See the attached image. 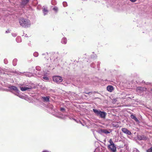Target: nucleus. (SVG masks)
Wrapping results in <instances>:
<instances>
[{"label": "nucleus", "mask_w": 152, "mask_h": 152, "mask_svg": "<svg viewBox=\"0 0 152 152\" xmlns=\"http://www.w3.org/2000/svg\"><path fill=\"white\" fill-rule=\"evenodd\" d=\"M19 22L20 25L24 28H28L31 25L30 21L28 19L23 18L19 19Z\"/></svg>", "instance_id": "obj_1"}, {"label": "nucleus", "mask_w": 152, "mask_h": 152, "mask_svg": "<svg viewBox=\"0 0 152 152\" xmlns=\"http://www.w3.org/2000/svg\"><path fill=\"white\" fill-rule=\"evenodd\" d=\"M93 111L97 116H99L100 118L104 119L107 115V113L104 112L99 111L96 109H93Z\"/></svg>", "instance_id": "obj_2"}, {"label": "nucleus", "mask_w": 152, "mask_h": 152, "mask_svg": "<svg viewBox=\"0 0 152 152\" xmlns=\"http://www.w3.org/2000/svg\"><path fill=\"white\" fill-rule=\"evenodd\" d=\"M109 142L110 143V144L108 146V148L112 151L113 152H115L116 151V148L115 145L112 139H110Z\"/></svg>", "instance_id": "obj_3"}, {"label": "nucleus", "mask_w": 152, "mask_h": 152, "mask_svg": "<svg viewBox=\"0 0 152 152\" xmlns=\"http://www.w3.org/2000/svg\"><path fill=\"white\" fill-rule=\"evenodd\" d=\"M53 79V81L56 83H60L63 80L62 78L59 76H54Z\"/></svg>", "instance_id": "obj_4"}, {"label": "nucleus", "mask_w": 152, "mask_h": 152, "mask_svg": "<svg viewBox=\"0 0 152 152\" xmlns=\"http://www.w3.org/2000/svg\"><path fill=\"white\" fill-rule=\"evenodd\" d=\"M146 90V88L144 87L139 86L137 88V91L139 92H142Z\"/></svg>", "instance_id": "obj_5"}, {"label": "nucleus", "mask_w": 152, "mask_h": 152, "mask_svg": "<svg viewBox=\"0 0 152 152\" xmlns=\"http://www.w3.org/2000/svg\"><path fill=\"white\" fill-rule=\"evenodd\" d=\"M121 131L123 132L126 134L128 135L132 134L131 132L126 128H122L121 129Z\"/></svg>", "instance_id": "obj_6"}, {"label": "nucleus", "mask_w": 152, "mask_h": 152, "mask_svg": "<svg viewBox=\"0 0 152 152\" xmlns=\"http://www.w3.org/2000/svg\"><path fill=\"white\" fill-rule=\"evenodd\" d=\"M138 139L139 140H145L147 139V137L144 135H139L138 136Z\"/></svg>", "instance_id": "obj_7"}, {"label": "nucleus", "mask_w": 152, "mask_h": 152, "mask_svg": "<svg viewBox=\"0 0 152 152\" xmlns=\"http://www.w3.org/2000/svg\"><path fill=\"white\" fill-rule=\"evenodd\" d=\"M31 87L30 88H29V87H28L26 86L25 87H20V88L21 90L22 91H25L26 90H28V89H31Z\"/></svg>", "instance_id": "obj_8"}, {"label": "nucleus", "mask_w": 152, "mask_h": 152, "mask_svg": "<svg viewBox=\"0 0 152 152\" xmlns=\"http://www.w3.org/2000/svg\"><path fill=\"white\" fill-rule=\"evenodd\" d=\"M29 0H24L22 1L21 4L22 5L25 6L29 2Z\"/></svg>", "instance_id": "obj_9"}, {"label": "nucleus", "mask_w": 152, "mask_h": 152, "mask_svg": "<svg viewBox=\"0 0 152 152\" xmlns=\"http://www.w3.org/2000/svg\"><path fill=\"white\" fill-rule=\"evenodd\" d=\"M107 90L110 92H112L113 90V88L112 86H109L107 87Z\"/></svg>", "instance_id": "obj_10"}, {"label": "nucleus", "mask_w": 152, "mask_h": 152, "mask_svg": "<svg viewBox=\"0 0 152 152\" xmlns=\"http://www.w3.org/2000/svg\"><path fill=\"white\" fill-rule=\"evenodd\" d=\"M131 118L134 119L136 122H138L139 121L138 119L136 118V117L133 115H131L130 116Z\"/></svg>", "instance_id": "obj_11"}, {"label": "nucleus", "mask_w": 152, "mask_h": 152, "mask_svg": "<svg viewBox=\"0 0 152 152\" xmlns=\"http://www.w3.org/2000/svg\"><path fill=\"white\" fill-rule=\"evenodd\" d=\"M42 99L44 100V101L48 102L49 101V96H46V97H42Z\"/></svg>", "instance_id": "obj_12"}, {"label": "nucleus", "mask_w": 152, "mask_h": 152, "mask_svg": "<svg viewBox=\"0 0 152 152\" xmlns=\"http://www.w3.org/2000/svg\"><path fill=\"white\" fill-rule=\"evenodd\" d=\"M61 42L62 43L66 44L67 42V39L65 38H63L61 40Z\"/></svg>", "instance_id": "obj_13"}, {"label": "nucleus", "mask_w": 152, "mask_h": 152, "mask_svg": "<svg viewBox=\"0 0 152 152\" xmlns=\"http://www.w3.org/2000/svg\"><path fill=\"white\" fill-rule=\"evenodd\" d=\"M11 89L15 91H17L18 90V88L17 87L15 86H11L10 87Z\"/></svg>", "instance_id": "obj_14"}, {"label": "nucleus", "mask_w": 152, "mask_h": 152, "mask_svg": "<svg viewBox=\"0 0 152 152\" xmlns=\"http://www.w3.org/2000/svg\"><path fill=\"white\" fill-rule=\"evenodd\" d=\"M43 11L45 15L47 14V13L48 12V10L47 8H44L43 10Z\"/></svg>", "instance_id": "obj_15"}, {"label": "nucleus", "mask_w": 152, "mask_h": 152, "mask_svg": "<svg viewBox=\"0 0 152 152\" xmlns=\"http://www.w3.org/2000/svg\"><path fill=\"white\" fill-rule=\"evenodd\" d=\"M53 10L56 12H57L58 10V8L57 7H55L53 8Z\"/></svg>", "instance_id": "obj_16"}, {"label": "nucleus", "mask_w": 152, "mask_h": 152, "mask_svg": "<svg viewBox=\"0 0 152 152\" xmlns=\"http://www.w3.org/2000/svg\"><path fill=\"white\" fill-rule=\"evenodd\" d=\"M147 152H152V147L147 151Z\"/></svg>", "instance_id": "obj_17"}, {"label": "nucleus", "mask_w": 152, "mask_h": 152, "mask_svg": "<svg viewBox=\"0 0 152 152\" xmlns=\"http://www.w3.org/2000/svg\"><path fill=\"white\" fill-rule=\"evenodd\" d=\"M104 132L106 134H108L109 133V132L108 131L106 130H104Z\"/></svg>", "instance_id": "obj_18"}, {"label": "nucleus", "mask_w": 152, "mask_h": 152, "mask_svg": "<svg viewBox=\"0 0 152 152\" xmlns=\"http://www.w3.org/2000/svg\"><path fill=\"white\" fill-rule=\"evenodd\" d=\"M43 78L46 80H49V78L47 77H44Z\"/></svg>", "instance_id": "obj_19"}, {"label": "nucleus", "mask_w": 152, "mask_h": 152, "mask_svg": "<svg viewBox=\"0 0 152 152\" xmlns=\"http://www.w3.org/2000/svg\"><path fill=\"white\" fill-rule=\"evenodd\" d=\"M130 1L132 2H135L137 0H129Z\"/></svg>", "instance_id": "obj_20"}, {"label": "nucleus", "mask_w": 152, "mask_h": 152, "mask_svg": "<svg viewBox=\"0 0 152 152\" xmlns=\"http://www.w3.org/2000/svg\"><path fill=\"white\" fill-rule=\"evenodd\" d=\"M65 110V109L63 108H61V111H63Z\"/></svg>", "instance_id": "obj_21"}, {"label": "nucleus", "mask_w": 152, "mask_h": 152, "mask_svg": "<svg viewBox=\"0 0 152 152\" xmlns=\"http://www.w3.org/2000/svg\"><path fill=\"white\" fill-rule=\"evenodd\" d=\"M90 93V92H89V93H86V94H89V93Z\"/></svg>", "instance_id": "obj_22"}, {"label": "nucleus", "mask_w": 152, "mask_h": 152, "mask_svg": "<svg viewBox=\"0 0 152 152\" xmlns=\"http://www.w3.org/2000/svg\"><path fill=\"white\" fill-rule=\"evenodd\" d=\"M8 31H6V33H8Z\"/></svg>", "instance_id": "obj_23"}, {"label": "nucleus", "mask_w": 152, "mask_h": 152, "mask_svg": "<svg viewBox=\"0 0 152 152\" xmlns=\"http://www.w3.org/2000/svg\"><path fill=\"white\" fill-rule=\"evenodd\" d=\"M151 91H152V89H151Z\"/></svg>", "instance_id": "obj_24"}, {"label": "nucleus", "mask_w": 152, "mask_h": 152, "mask_svg": "<svg viewBox=\"0 0 152 152\" xmlns=\"http://www.w3.org/2000/svg\"><path fill=\"white\" fill-rule=\"evenodd\" d=\"M133 152H135L134 151Z\"/></svg>", "instance_id": "obj_25"}]
</instances>
